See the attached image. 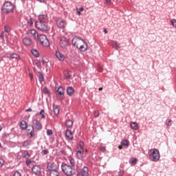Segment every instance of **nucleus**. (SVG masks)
Instances as JSON below:
<instances>
[{"label": "nucleus", "mask_w": 176, "mask_h": 176, "mask_svg": "<svg viewBox=\"0 0 176 176\" xmlns=\"http://www.w3.org/2000/svg\"><path fill=\"white\" fill-rule=\"evenodd\" d=\"M35 27L42 32H46L50 30L49 24H47V15L41 14L38 16V20L35 23Z\"/></svg>", "instance_id": "nucleus-1"}, {"label": "nucleus", "mask_w": 176, "mask_h": 176, "mask_svg": "<svg viewBox=\"0 0 176 176\" xmlns=\"http://www.w3.org/2000/svg\"><path fill=\"white\" fill-rule=\"evenodd\" d=\"M72 43L81 52H85V50H87V44L85 43L83 39L79 37H74L72 41Z\"/></svg>", "instance_id": "nucleus-2"}, {"label": "nucleus", "mask_w": 176, "mask_h": 176, "mask_svg": "<svg viewBox=\"0 0 176 176\" xmlns=\"http://www.w3.org/2000/svg\"><path fill=\"white\" fill-rule=\"evenodd\" d=\"M61 168L63 173L68 176L75 175V174L76 173V170H75V168L72 167V166L68 164H65L62 165Z\"/></svg>", "instance_id": "nucleus-3"}, {"label": "nucleus", "mask_w": 176, "mask_h": 176, "mask_svg": "<svg viewBox=\"0 0 176 176\" xmlns=\"http://www.w3.org/2000/svg\"><path fill=\"white\" fill-rule=\"evenodd\" d=\"M37 41H38L41 45H42V46H44V47H49V46H50V43L49 42L47 37H46L45 34L38 35Z\"/></svg>", "instance_id": "nucleus-4"}, {"label": "nucleus", "mask_w": 176, "mask_h": 176, "mask_svg": "<svg viewBox=\"0 0 176 176\" xmlns=\"http://www.w3.org/2000/svg\"><path fill=\"white\" fill-rule=\"evenodd\" d=\"M13 9H14V7L10 1H6L3 5L2 10L4 13H12V12H13Z\"/></svg>", "instance_id": "nucleus-5"}, {"label": "nucleus", "mask_w": 176, "mask_h": 176, "mask_svg": "<svg viewBox=\"0 0 176 176\" xmlns=\"http://www.w3.org/2000/svg\"><path fill=\"white\" fill-rule=\"evenodd\" d=\"M59 45L61 49L67 50L68 46H69V40H68V38H67L65 36H61L59 41Z\"/></svg>", "instance_id": "nucleus-6"}, {"label": "nucleus", "mask_w": 176, "mask_h": 176, "mask_svg": "<svg viewBox=\"0 0 176 176\" xmlns=\"http://www.w3.org/2000/svg\"><path fill=\"white\" fill-rule=\"evenodd\" d=\"M84 143L83 142H80L79 145L77 148L76 155L78 159H82L83 155H85V149L83 148Z\"/></svg>", "instance_id": "nucleus-7"}, {"label": "nucleus", "mask_w": 176, "mask_h": 176, "mask_svg": "<svg viewBox=\"0 0 176 176\" xmlns=\"http://www.w3.org/2000/svg\"><path fill=\"white\" fill-rule=\"evenodd\" d=\"M150 152H151V155L153 157V162H157V160L160 159V153H159V150L154 148V149H151Z\"/></svg>", "instance_id": "nucleus-8"}, {"label": "nucleus", "mask_w": 176, "mask_h": 176, "mask_svg": "<svg viewBox=\"0 0 176 176\" xmlns=\"http://www.w3.org/2000/svg\"><path fill=\"white\" fill-rule=\"evenodd\" d=\"M47 168L50 173L52 171H58L57 170H58V164L54 163H49L47 164Z\"/></svg>", "instance_id": "nucleus-9"}, {"label": "nucleus", "mask_w": 176, "mask_h": 176, "mask_svg": "<svg viewBox=\"0 0 176 176\" xmlns=\"http://www.w3.org/2000/svg\"><path fill=\"white\" fill-rule=\"evenodd\" d=\"M27 34L29 36H32L35 41H38L39 35H38V32H36L35 29L29 30Z\"/></svg>", "instance_id": "nucleus-10"}, {"label": "nucleus", "mask_w": 176, "mask_h": 176, "mask_svg": "<svg viewBox=\"0 0 176 176\" xmlns=\"http://www.w3.org/2000/svg\"><path fill=\"white\" fill-rule=\"evenodd\" d=\"M32 123L36 130H42V124L38 120H33Z\"/></svg>", "instance_id": "nucleus-11"}, {"label": "nucleus", "mask_w": 176, "mask_h": 176, "mask_svg": "<svg viewBox=\"0 0 176 176\" xmlns=\"http://www.w3.org/2000/svg\"><path fill=\"white\" fill-rule=\"evenodd\" d=\"M22 42L25 46H31L32 45V41L30 38L25 37L23 38Z\"/></svg>", "instance_id": "nucleus-12"}, {"label": "nucleus", "mask_w": 176, "mask_h": 176, "mask_svg": "<svg viewBox=\"0 0 176 176\" xmlns=\"http://www.w3.org/2000/svg\"><path fill=\"white\" fill-rule=\"evenodd\" d=\"M57 25L58 28H65V26L67 25V22L63 20H58L57 21Z\"/></svg>", "instance_id": "nucleus-13"}, {"label": "nucleus", "mask_w": 176, "mask_h": 176, "mask_svg": "<svg viewBox=\"0 0 176 176\" xmlns=\"http://www.w3.org/2000/svg\"><path fill=\"white\" fill-rule=\"evenodd\" d=\"M56 57L60 61H64L65 56H64V54H61L60 52L57 51L56 52Z\"/></svg>", "instance_id": "nucleus-14"}, {"label": "nucleus", "mask_w": 176, "mask_h": 176, "mask_svg": "<svg viewBox=\"0 0 176 176\" xmlns=\"http://www.w3.org/2000/svg\"><path fill=\"white\" fill-rule=\"evenodd\" d=\"M65 135L67 138L72 141L74 140V135H72V131L71 130L67 129L66 130Z\"/></svg>", "instance_id": "nucleus-15"}, {"label": "nucleus", "mask_w": 176, "mask_h": 176, "mask_svg": "<svg viewBox=\"0 0 176 176\" xmlns=\"http://www.w3.org/2000/svg\"><path fill=\"white\" fill-rule=\"evenodd\" d=\"M32 171L34 174L38 175L41 173V167L38 165H36L32 167Z\"/></svg>", "instance_id": "nucleus-16"}, {"label": "nucleus", "mask_w": 176, "mask_h": 176, "mask_svg": "<svg viewBox=\"0 0 176 176\" xmlns=\"http://www.w3.org/2000/svg\"><path fill=\"white\" fill-rule=\"evenodd\" d=\"M78 174H82L83 176H89V168L85 166Z\"/></svg>", "instance_id": "nucleus-17"}, {"label": "nucleus", "mask_w": 176, "mask_h": 176, "mask_svg": "<svg viewBox=\"0 0 176 176\" xmlns=\"http://www.w3.org/2000/svg\"><path fill=\"white\" fill-rule=\"evenodd\" d=\"M67 93L68 96H74V93H75V89L72 87H67Z\"/></svg>", "instance_id": "nucleus-18"}, {"label": "nucleus", "mask_w": 176, "mask_h": 176, "mask_svg": "<svg viewBox=\"0 0 176 176\" xmlns=\"http://www.w3.org/2000/svg\"><path fill=\"white\" fill-rule=\"evenodd\" d=\"M53 111H54V113H55V115H58V113H60V107H58V105L54 104Z\"/></svg>", "instance_id": "nucleus-19"}, {"label": "nucleus", "mask_w": 176, "mask_h": 176, "mask_svg": "<svg viewBox=\"0 0 176 176\" xmlns=\"http://www.w3.org/2000/svg\"><path fill=\"white\" fill-rule=\"evenodd\" d=\"M21 130H27V122L22 120L20 124Z\"/></svg>", "instance_id": "nucleus-20"}, {"label": "nucleus", "mask_w": 176, "mask_h": 176, "mask_svg": "<svg viewBox=\"0 0 176 176\" xmlns=\"http://www.w3.org/2000/svg\"><path fill=\"white\" fill-rule=\"evenodd\" d=\"M65 126L67 127V129H71V127L74 126V122H72L71 120H67L65 122Z\"/></svg>", "instance_id": "nucleus-21"}, {"label": "nucleus", "mask_w": 176, "mask_h": 176, "mask_svg": "<svg viewBox=\"0 0 176 176\" xmlns=\"http://www.w3.org/2000/svg\"><path fill=\"white\" fill-rule=\"evenodd\" d=\"M56 91L58 93L59 96H64V88L62 87H59L57 89Z\"/></svg>", "instance_id": "nucleus-22"}, {"label": "nucleus", "mask_w": 176, "mask_h": 176, "mask_svg": "<svg viewBox=\"0 0 176 176\" xmlns=\"http://www.w3.org/2000/svg\"><path fill=\"white\" fill-rule=\"evenodd\" d=\"M28 133L30 134V137L32 138L35 135V132L34 131V126H32V130L28 129Z\"/></svg>", "instance_id": "nucleus-23"}, {"label": "nucleus", "mask_w": 176, "mask_h": 176, "mask_svg": "<svg viewBox=\"0 0 176 176\" xmlns=\"http://www.w3.org/2000/svg\"><path fill=\"white\" fill-rule=\"evenodd\" d=\"M131 127L133 129V130H138V124L137 122H132L131 124Z\"/></svg>", "instance_id": "nucleus-24"}, {"label": "nucleus", "mask_w": 176, "mask_h": 176, "mask_svg": "<svg viewBox=\"0 0 176 176\" xmlns=\"http://www.w3.org/2000/svg\"><path fill=\"white\" fill-rule=\"evenodd\" d=\"M113 46L116 49V50H119V49H120V45L117 41H113Z\"/></svg>", "instance_id": "nucleus-25"}, {"label": "nucleus", "mask_w": 176, "mask_h": 176, "mask_svg": "<svg viewBox=\"0 0 176 176\" xmlns=\"http://www.w3.org/2000/svg\"><path fill=\"white\" fill-rule=\"evenodd\" d=\"M32 54L33 56H34V57H39V52L36 50H32Z\"/></svg>", "instance_id": "nucleus-26"}, {"label": "nucleus", "mask_w": 176, "mask_h": 176, "mask_svg": "<svg viewBox=\"0 0 176 176\" xmlns=\"http://www.w3.org/2000/svg\"><path fill=\"white\" fill-rule=\"evenodd\" d=\"M10 58L12 59V60H13V59H16V60H19L20 59V56H19L18 54H13L12 55H11V56H10Z\"/></svg>", "instance_id": "nucleus-27"}, {"label": "nucleus", "mask_w": 176, "mask_h": 176, "mask_svg": "<svg viewBox=\"0 0 176 176\" xmlns=\"http://www.w3.org/2000/svg\"><path fill=\"white\" fill-rule=\"evenodd\" d=\"M58 170H53L50 172V176H58Z\"/></svg>", "instance_id": "nucleus-28"}, {"label": "nucleus", "mask_w": 176, "mask_h": 176, "mask_svg": "<svg viewBox=\"0 0 176 176\" xmlns=\"http://www.w3.org/2000/svg\"><path fill=\"white\" fill-rule=\"evenodd\" d=\"M68 160L72 166H75V160L72 157H69Z\"/></svg>", "instance_id": "nucleus-29"}, {"label": "nucleus", "mask_w": 176, "mask_h": 176, "mask_svg": "<svg viewBox=\"0 0 176 176\" xmlns=\"http://www.w3.org/2000/svg\"><path fill=\"white\" fill-rule=\"evenodd\" d=\"M121 144L124 146H129V141L124 140L121 142Z\"/></svg>", "instance_id": "nucleus-30"}, {"label": "nucleus", "mask_w": 176, "mask_h": 176, "mask_svg": "<svg viewBox=\"0 0 176 176\" xmlns=\"http://www.w3.org/2000/svg\"><path fill=\"white\" fill-rule=\"evenodd\" d=\"M23 157L25 159H29L30 157V154L28 153V151H25L24 153L23 154Z\"/></svg>", "instance_id": "nucleus-31"}, {"label": "nucleus", "mask_w": 176, "mask_h": 176, "mask_svg": "<svg viewBox=\"0 0 176 176\" xmlns=\"http://www.w3.org/2000/svg\"><path fill=\"white\" fill-rule=\"evenodd\" d=\"M34 24V22L32 21V18H30L29 20L28 21V25L31 27Z\"/></svg>", "instance_id": "nucleus-32"}, {"label": "nucleus", "mask_w": 176, "mask_h": 176, "mask_svg": "<svg viewBox=\"0 0 176 176\" xmlns=\"http://www.w3.org/2000/svg\"><path fill=\"white\" fill-rule=\"evenodd\" d=\"M4 31L5 32H10V27H9V25H6L4 27Z\"/></svg>", "instance_id": "nucleus-33"}, {"label": "nucleus", "mask_w": 176, "mask_h": 176, "mask_svg": "<svg viewBox=\"0 0 176 176\" xmlns=\"http://www.w3.org/2000/svg\"><path fill=\"white\" fill-rule=\"evenodd\" d=\"M43 91L44 94H50V91L46 87L43 88Z\"/></svg>", "instance_id": "nucleus-34"}, {"label": "nucleus", "mask_w": 176, "mask_h": 176, "mask_svg": "<svg viewBox=\"0 0 176 176\" xmlns=\"http://www.w3.org/2000/svg\"><path fill=\"white\" fill-rule=\"evenodd\" d=\"M94 115L95 118H98L100 116V112L96 110L94 112Z\"/></svg>", "instance_id": "nucleus-35"}, {"label": "nucleus", "mask_w": 176, "mask_h": 176, "mask_svg": "<svg viewBox=\"0 0 176 176\" xmlns=\"http://www.w3.org/2000/svg\"><path fill=\"white\" fill-rule=\"evenodd\" d=\"M39 115L41 116L42 119H45V110H41Z\"/></svg>", "instance_id": "nucleus-36"}, {"label": "nucleus", "mask_w": 176, "mask_h": 176, "mask_svg": "<svg viewBox=\"0 0 176 176\" xmlns=\"http://www.w3.org/2000/svg\"><path fill=\"white\" fill-rule=\"evenodd\" d=\"M131 164L132 166H135V164H137V160L135 158H133L131 161Z\"/></svg>", "instance_id": "nucleus-37"}, {"label": "nucleus", "mask_w": 176, "mask_h": 176, "mask_svg": "<svg viewBox=\"0 0 176 176\" xmlns=\"http://www.w3.org/2000/svg\"><path fill=\"white\" fill-rule=\"evenodd\" d=\"M171 25L176 28V19H172L170 21Z\"/></svg>", "instance_id": "nucleus-38"}, {"label": "nucleus", "mask_w": 176, "mask_h": 176, "mask_svg": "<svg viewBox=\"0 0 176 176\" xmlns=\"http://www.w3.org/2000/svg\"><path fill=\"white\" fill-rule=\"evenodd\" d=\"M47 135H53V131H52V129H47Z\"/></svg>", "instance_id": "nucleus-39"}, {"label": "nucleus", "mask_w": 176, "mask_h": 176, "mask_svg": "<svg viewBox=\"0 0 176 176\" xmlns=\"http://www.w3.org/2000/svg\"><path fill=\"white\" fill-rule=\"evenodd\" d=\"M80 12H83V8H80L79 9L77 8V13L78 16H80Z\"/></svg>", "instance_id": "nucleus-40"}, {"label": "nucleus", "mask_w": 176, "mask_h": 176, "mask_svg": "<svg viewBox=\"0 0 176 176\" xmlns=\"http://www.w3.org/2000/svg\"><path fill=\"white\" fill-rule=\"evenodd\" d=\"M38 80H39L40 82H43V75H42V74H39Z\"/></svg>", "instance_id": "nucleus-41"}, {"label": "nucleus", "mask_w": 176, "mask_h": 176, "mask_svg": "<svg viewBox=\"0 0 176 176\" xmlns=\"http://www.w3.org/2000/svg\"><path fill=\"white\" fill-rule=\"evenodd\" d=\"M5 164V160L3 159H0V167H2Z\"/></svg>", "instance_id": "nucleus-42"}, {"label": "nucleus", "mask_w": 176, "mask_h": 176, "mask_svg": "<svg viewBox=\"0 0 176 176\" xmlns=\"http://www.w3.org/2000/svg\"><path fill=\"white\" fill-rule=\"evenodd\" d=\"M100 151L101 152H105V151H107V149H106L105 146H100Z\"/></svg>", "instance_id": "nucleus-43"}, {"label": "nucleus", "mask_w": 176, "mask_h": 176, "mask_svg": "<svg viewBox=\"0 0 176 176\" xmlns=\"http://www.w3.org/2000/svg\"><path fill=\"white\" fill-rule=\"evenodd\" d=\"M30 145V142L28 141H25L23 142V146H28Z\"/></svg>", "instance_id": "nucleus-44"}, {"label": "nucleus", "mask_w": 176, "mask_h": 176, "mask_svg": "<svg viewBox=\"0 0 176 176\" xmlns=\"http://www.w3.org/2000/svg\"><path fill=\"white\" fill-rule=\"evenodd\" d=\"M123 174H124V171L120 170L118 173V176H123Z\"/></svg>", "instance_id": "nucleus-45"}, {"label": "nucleus", "mask_w": 176, "mask_h": 176, "mask_svg": "<svg viewBox=\"0 0 176 176\" xmlns=\"http://www.w3.org/2000/svg\"><path fill=\"white\" fill-rule=\"evenodd\" d=\"M167 126H171V120H168L166 121Z\"/></svg>", "instance_id": "nucleus-46"}, {"label": "nucleus", "mask_w": 176, "mask_h": 176, "mask_svg": "<svg viewBox=\"0 0 176 176\" xmlns=\"http://www.w3.org/2000/svg\"><path fill=\"white\" fill-rule=\"evenodd\" d=\"M14 176H21V173L20 172H15Z\"/></svg>", "instance_id": "nucleus-47"}, {"label": "nucleus", "mask_w": 176, "mask_h": 176, "mask_svg": "<svg viewBox=\"0 0 176 176\" xmlns=\"http://www.w3.org/2000/svg\"><path fill=\"white\" fill-rule=\"evenodd\" d=\"M31 163H32L31 160H26V164H27V166H30V165L31 164Z\"/></svg>", "instance_id": "nucleus-48"}, {"label": "nucleus", "mask_w": 176, "mask_h": 176, "mask_svg": "<svg viewBox=\"0 0 176 176\" xmlns=\"http://www.w3.org/2000/svg\"><path fill=\"white\" fill-rule=\"evenodd\" d=\"M29 75L30 76L31 80H32L34 79V74H32V73H29Z\"/></svg>", "instance_id": "nucleus-49"}, {"label": "nucleus", "mask_w": 176, "mask_h": 176, "mask_svg": "<svg viewBox=\"0 0 176 176\" xmlns=\"http://www.w3.org/2000/svg\"><path fill=\"white\" fill-rule=\"evenodd\" d=\"M47 153H49V151H47V150L43 151V155H47Z\"/></svg>", "instance_id": "nucleus-50"}, {"label": "nucleus", "mask_w": 176, "mask_h": 176, "mask_svg": "<svg viewBox=\"0 0 176 176\" xmlns=\"http://www.w3.org/2000/svg\"><path fill=\"white\" fill-rule=\"evenodd\" d=\"M105 2H106V3L109 5V3H111V0H105Z\"/></svg>", "instance_id": "nucleus-51"}, {"label": "nucleus", "mask_w": 176, "mask_h": 176, "mask_svg": "<svg viewBox=\"0 0 176 176\" xmlns=\"http://www.w3.org/2000/svg\"><path fill=\"white\" fill-rule=\"evenodd\" d=\"M26 112H32V109H28L27 110H26Z\"/></svg>", "instance_id": "nucleus-52"}, {"label": "nucleus", "mask_w": 176, "mask_h": 176, "mask_svg": "<svg viewBox=\"0 0 176 176\" xmlns=\"http://www.w3.org/2000/svg\"><path fill=\"white\" fill-rule=\"evenodd\" d=\"M104 34H108V31L107 30V29L104 30Z\"/></svg>", "instance_id": "nucleus-53"}, {"label": "nucleus", "mask_w": 176, "mask_h": 176, "mask_svg": "<svg viewBox=\"0 0 176 176\" xmlns=\"http://www.w3.org/2000/svg\"><path fill=\"white\" fill-rule=\"evenodd\" d=\"M37 1H38V2H41V3L45 2V0H37Z\"/></svg>", "instance_id": "nucleus-54"}, {"label": "nucleus", "mask_w": 176, "mask_h": 176, "mask_svg": "<svg viewBox=\"0 0 176 176\" xmlns=\"http://www.w3.org/2000/svg\"><path fill=\"white\" fill-rule=\"evenodd\" d=\"M76 176H83V175H82V173H78Z\"/></svg>", "instance_id": "nucleus-55"}, {"label": "nucleus", "mask_w": 176, "mask_h": 176, "mask_svg": "<svg viewBox=\"0 0 176 176\" xmlns=\"http://www.w3.org/2000/svg\"><path fill=\"white\" fill-rule=\"evenodd\" d=\"M118 148H119V149H122V148H123V146H119Z\"/></svg>", "instance_id": "nucleus-56"}, {"label": "nucleus", "mask_w": 176, "mask_h": 176, "mask_svg": "<svg viewBox=\"0 0 176 176\" xmlns=\"http://www.w3.org/2000/svg\"><path fill=\"white\" fill-rule=\"evenodd\" d=\"M99 72H102V68H99Z\"/></svg>", "instance_id": "nucleus-57"}, {"label": "nucleus", "mask_w": 176, "mask_h": 176, "mask_svg": "<svg viewBox=\"0 0 176 176\" xmlns=\"http://www.w3.org/2000/svg\"><path fill=\"white\" fill-rule=\"evenodd\" d=\"M1 38H3V32L1 34Z\"/></svg>", "instance_id": "nucleus-58"}, {"label": "nucleus", "mask_w": 176, "mask_h": 176, "mask_svg": "<svg viewBox=\"0 0 176 176\" xmlns=\"http://www.w3.org/2000/svg\"><path fill=\"white\" fill-rule=\"evenodd\" d=\"M17 159H21V157L18 155Z\"/></svg>", "instance_id": "nucleus-59"}, {"label": "nucleus", "mask_w": 176, "mask_h": 176, "mask_svg": "<svg viewBox=\"0 0 176 176\" xmlns=\"http://www.w3.org/2000/svg\"><path fill=\"white\" fill-rule=\"evenodd\" d=\"M2 130V126L0 125V131Z\"/></svg>", "instance_id": "nucleus-60"}, {"label": "nucleus", "mask_w": 176, "mask_h": 176, "mask_svg": "<svg viewBox=\"0 0 176 176\" xmlns=\"http://www.w3.org/2000/svg\"><path fill=\"white\" fill-rule=\"evenodd\" d=\"M99 90L100 91L102 90V87L99 88Z\"/></svg>", "instance_id": "nucleus-61"}, {"label": "nucleus", "mask_w": 176, "mask_h": 176, "mask_svg": "<svg viewBox=\"0 0 176 176\" xmlns=\"http://www.w3.org/2000/svg\"><path fill=\"white\" fill-rule=\"evenodd\" d=\"M85 152H86V153H87V152H88L87 149H85Z\"/></svg>", "instance_id": "nucleus-62"}, {"label": "nucleus", "mask_w": 176, "mask_h": 176, "mask_svg": "<svg viewBox=\"0 0 176 176\" xmlns=\"http://www.w3.org/2000/svg\"><path fill=\"white\" fill-rule=\"evenodd\" d=\"M2 147V146L1 145V143H0V148H1Z\"/></svg>", "instance_id": "nucleus-63"}]
</instances>
